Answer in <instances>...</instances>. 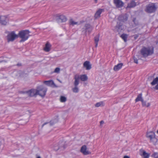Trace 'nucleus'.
Wrapping results in <instances>:
<instances>
[{
	"label": "nucleus",
	"mask_w": 158,
	"mask_h": 158,
	"mask_svg": "<svg viewBox=\"0 0 158 158\" xmlns=\"http://www.w3.org/2000/svg\"><path fill=\"white\" fill-rule=\"evenodd\" d=\"M30 32L28 30H22L19 31L18 35V37L21 39L19 41L20 42H23L27 40L30 36Z\"/></svg>",
	"instance_id": "obj_1"
},
{
	"label": "nucleus",
	"mask_w": 158,
	"mask_h": 158,
	"mask_svg": "<svg viewBox=\"0 0 158 158\" xmlns=\"http://www.w3.org/2000/svg\"><path fill=\"white\" fill-rule=\"evenodd\" d=\"M154 48L152 47L151 49L150 47H143L140 50V53L143 57H146L153 53Z\"/></svg>",
	"instance_id": "obj_2"
},
{
	"label": "nucleus",
	"mask_w": 158,
	"mask_h": 158,
	"mask_svg": "<svg viewBox=\"0 0 158 158\" xmlns=\"http://www.w3.org/2000/svg\"><path fill=\"white\" fill-rule=\"evenodd\" d=\"M157 9L155 3H151L146 6L145 11L148 13H152L155 12Z\"/></svg>",
	"instance_id": "obj_3"
},
{
	"label": "nucleus",
	"mask_w": 158,
	"mask_h": 158,
	"mask_svg": "<svg viewBox=\"0 0 158 158\" xmlns=\"http://www.w3.org/2000/svg\"><path fill=\"white\" fill-rule=\"evenodd\" d=\"M47 89L43 85H40L37 88L36 93L42 97H44L46 95Z\"/></svg>",
	"instance_id": "obj_4"
},
{
	"label": "nucleus",
	"mask_w": 158,
	"mask_h": 158,
	"mask_svg": "<svg viewBox=\"0 0 158 158\" xmlns=\"http://www.w3.org/2000/svg\"><path fill=\"white\" fill-rule=\"evenodd\" d=\"M147 137L150 139V142H152L154 145H155L157 142V139L155 137L154 132L152 131L147 132Z\"/></svg>",
	"instance_id": "obj_5"
},
{
	"label": "nucleus",
	"mask_w": 158,
	"mask_h": 158,
	"mask_svg": "<svg viewBox=\"0 0 158 158\" xmlns=\"http://www.w3.org/2000/svg\"><path fill=\"white\" fill-rule=\"evenodd\" d=\"M93 29V27L89 23H86L82 28V32L84 33L85 35H86L87 32L89 34Z\"/></svg>",
	"instance_id": "obj_6"
},
{
	"label": "nucleus",
	"mask_w": 158,
	"mask_h": 158,
	"mask_svg": "<svg viewBox=\"0 0 158 158\" xmlns=\"http://www.w3.org/2000/svg\"><path fill=\"white\" fill-rule=\"evenodd\" d=\"M7 37L8 42L13 41L18 38V35L15 34V31H12L8 33Z\"/></svg>",
	"instance_id": "obj_7"
},
{
	"label": "nucleus",
	"mask_w": 158,
	"mask_h": 158,
	"mask_svg": "<svg viewBox=\"0 0 158 158\" xmlns=\"http://www.w3.org/2000/svg\"><path fill=\"white\" fill-rule=\"evenodd\" d=\"M66 147V146L64 142H61L58 145L54 146V150L56 151H57L59 149L63 150Z\"/></svg>",
	"instance_id": "obj_8"
},
{
	"label": "nucleus",
	"mask_w": 158,
	"mask_h": 158,
	"mask_svg": "<svg viewBox=\"0 0 158 158\" xmlns=\"http://www.w3.org/2000/svg\"><path fill=\"white\" fill-rule=\"evenodd\" d=\"M80 152L83 155H87L90 154L91 152L87 150L86 146L84 145H83L81 148Z\"/></svg>",
	"instance_id": "obj_9"
},
{
	"label": "nucleus",
	"mask_w": 158,
	"mask_h": 158,
	"mask_svg": "<svg viewBox=\"0 0 158 158\" xmlns=\"http://www.w3.org/2000/svg\"><path fill=\"white\" fill-rule=\"evenodd\" d=\"M23 93L27 94L29 96L33 97L35 95H37V94L36 93V89H31L28 91L25 92H23Z\"/></svg>",
	"instance_id": "obj_10"
},
{
	"label": "nucleus",
	"mask_w": 158,
	"mask_h": 158,
	"mask_svg": "<svg viewBox=\"0 0 158 158\" xmlns=\"http://www.w3.org/2000/svg\"><path fill=\"white\" fill-rule=\"evenodd\" d=\"M56 20L58 23L64 22L66 21L67 18L63 15H57L56 16Z\"/></svg>",
	"instance_id": "obj_11"
},
{
	"label": "nucleus",
	"mask_w": 158,
	"mask_h": 158,
	"mask_svg": "<svg viewBox=\"0 0 158 158\" xmlns=\"http://www.w3.org/2000/svg\"><path fill=\"white\" fill-rule=\"evenodd\" d=\"M113 2L117 8L122 7L124 4V3L121 0H114Z\"/></svg>",
	"instance_id": "obj_12"
},
{
	"label": "nucleus",
	"mask_w": 158,
	"mask_h": 158,
	"mask_svg": "<svg viewBox=\"0 0 158 158\" xmlns=\"http://www.w3.org/2000/svg\"><path fill=\"white\" fill-rule=\"evenodd\" d=\"M123 24L120 22H117L114 28V30L118 32L121 31L122 30Z\"/></svg>",
	"instance_id": "obj_13"
},
{
	"label": "nucleus",
	"mask_w": 158,
	"mask_h": 158,
	"mask_svg": "<svg viewBox=\"0 0 158 158\" xmlns=\"http://www.w3.org/2000/svg\"><path fill=\"white\" fill-rule=\"evenodd\" d=\"M7 20V18L6 16H1L0 17V23L2 25H6Z\"/></svg>",
	"instance_id": "obj_14"
},
{
	"label": "nucleus",
	"mask_w": 158,
	"mask_h": 158,
	"mask_svg": "<svg viewBox=\"0 0 158 158\" xmlns=\"http://www.w3.org/2000/svg\"><path fill=\"white\" fill-rule=\"evenodd\" d=\"M128 19V17L126 15H122L119 16L118 18V20L120 21L125 22Z\"/></svg>",
	"instance_id": "obj_15"
},
{
	"label": "nucleus",
	"mask_w": 158,
	"mask_h": 158,
	"mask_svg": "<svg viewBox=\"0 0 158 158\" xmlns=\"http://www.w3.org/2000/svg\"><path fill=\"white\" fill-rule=\"evenodd\" d=\"M83 66L86 68V70H90L91 68V65L89 61H86L83 64Z\"/></svg>",
	"instance_id": "obj_16"
},
{
	"label": "nucleus",
	"mask_w": 158,
	"mask_h": 158,
	"mask_svg": "<svg viewBox=\"0 0 158 158\" xmlns=\"http://www.w3.org/2000/svg\"><path fill=\"white\" fill-rule=\"evenodd\" d=\"M58 122V120L57 119H55L51 121L50 123H44L42 125V127L45 125L48 124V126L50 127L52 126L55 123H56Z\"/></svg>",
	"instance_id": "obj_17"
},
{
	"label": "nucleus",
	"mask_w": 158,
	"mask_h": 158,
	"mask_svg": "<svg viewBox=\"0 0 158 158\" xmlns=\"http://www.w3.org/2000/svg\"><path fill=\"white\" fill-rule=\"evenodd\" d=\"M74 79L75 81L74 82V86H77L79 83V80L80 79V76L78 75H75L74 76Z\"/></svg>",
	"instance_id": "obj_18"
},
{
	"label": "nucleus",
	"mask_w": 158,
	"mask_h": 158,
	"mask_svg": "<svg viewBox=\"0 0 158 158\" xmlns=\"http://www.w3.org/2000/svg\"><path fill=\"white\" fill-rule=\"evenodd\" d=\"M103 10L102 9H100L96 12L94 15L95 19H97L100 17V15Z\"/></svg>",
	"instance_id": "obj_19"
},
{
	"label": "nucleus",
	"mask_w": 158,
	"mask_h": 158,
	"mask_svg": "<svg viewBox=\"0 0 158 158\" xmlns=\"http://www.w3.org/2000/svg\"><path fill=\"white\" fill-rule=\"evenodd\" d=\"M44 83L47 85L52 86L55 85L54 83L52 80L44 81Z\"/></svg>",
	"instance_id": "obj_20"
},
{
	"label": "nucleus",
	"mask_w": 158,
	"mask_h": 158,
	"mask_svg": "<svg viewBox=\"0 0 158 158\" xmlns=\"http://www.w3.org/2000/svg\"><path fill=\"white\" fill-rule=\"evenodd\" d=\"M123 65V63H119L114 66V70L115 71H117L119 70L120 69H121Z\"/></svg>",
	"instance_id": "obj_21"
},
{
	"label": "nucleus",
	"mask_w": 158,
	"mask_h": 158,
	"mask_svg": "<svg viewBox=\"0 0 158 158\" xmlns=\"http://www.w3.org/2000/svg\"><path fill=\"white\" fill-rule=\"evenodd\" d=\"M51 47V45L50 44L48 43L47 42L46 45L45 46L44 48V50L47 52H48L50 50V48Z\"/></svg>",
	"instance_id": "obj_22"
},
{
	"label": "nucleus",
	"mask_w": 158,
	"mask_h": 158,
	"mask_svg": "<svg viewBox=\"0 0 158 158\" xmlns=\"http://www.w3.org/2000/svg\"><path fill=\"white\" fill-rule=\"evenodd\" d=\"M136 5V3L134 1H132L128 4L127 7L131 8L135 6Z\"/></svg>",
	"instance_id": "obj_23"
},
{
	"label": "nucleus",
	"mask_w": 158,
	"mask_h": 158,
	"mask_svg": "<svg viewBox=\"0 0 158 158\" xmlns=\"http://www.w3.org/2000/svg\"><path fill=\"white\" fill-rule=\"evenodd\" d=\"M80 79L82 81H85L87 80L88 77L86 75H82L80 77Z\"/></svg>",
	"instance_id": "obj_24"
},
{
	"label": "nucleus",
	"mask_w": 158,
	"mask_h": 158,
	"mask_svg": "<svg viewBox=\"0 0 158 158\" xmlns=\"http://www.w3.org/2000/svg\"><path fill=\"white\" fill-rule=\"evenodd\" d=\"M142 94H139L138 95L137 98H136L135 100V101L136 102H138L139 101H143V99L142 98Z\"/></svg>",
	"instance_id": "obj_25"
},
{
	"label": "nucleus",
	"mask_w": 158,
	"mask_h": 158,
	"mask_svg": "<svg viewBox=\"0 0 158 158\" xmlns=\"http://www.w3.org/2000/svg\"><path fill=\"white\" fill-rule=\"evenodd\" d=\"M158 83V77H157L153 79L151 83V84L152 85H154Z\"/></svg>",
	"instance_id": "obj_26"
},
{
	"label": "nucleus",
	"mask_w": 158,
	"mask_h": 158,
	"mask_svg": "<svg viewBox=\"0 0 158 158\" xmlns=\"http://www.w3.org/2000/svg\"><path fill=\"white\" fill-rule=\"evenodd\" d=\"M124 40L125 42L127 41V35L126 34H123L120 36Z\"/></svg>",
	"instance_id": "obj_27"
},
{
	"label": "nucleus",
	"mask_w": 158,
	"mask_h": 158,
	"mask_svg": "<svg viewBox=\"0 0 158 158\" xmlns=\"http://www.w3.org/2000/svg\"><path fill=\"white\" fill-rule=\"evenodd\" d=\"M60 100L61 102H65L67 100V98L64 96H61L60 97Z\"/></svg>",
	"instance_id": "obj_28"
},
{
	"label": "nucleus",
	"mask_w": 158,
	"mask_h": 158,
	"mask_svg": "<svg viewBox=\"0 0 158 158\" xmlns=\"http://www.w3.org/2000/svg\"><path fill=\"white\" fill-rule=\"evenodd\" d=\"M104 106V104L103 102H98L95 105V106L96 107H98L99 106Z\"/></svg>",
	"instance_id": "obj_29"
},
{
	"label": "nucleus",
	"mask_w": 158,
	"mask_h": 158,
	"mask_svg": "<svg viewBox=\"0 0 158 158\" xmlns=\"http://www.w3.org/2000/svg\"><path fill=\"white\" fill-rule=\"evenodd\" d=\"M69 23L70 25L74 26L75 25L77 24V22H75L72 19H71L69 20Z\"/></svg>",
	"instance_id": "obj_30"
},
{
	"label": "nucleus",
	"mask_w": 158,
	"mask_h": 158,
	"mask_svg": "<svg viewBox=\"0 0 158 158\" xmlns=\"http://www.w3.org/2000/svg\"><path fill=\"white\" fill-rule=\"evenodd\" d=\"M143 156L144 158H148L149 156V154L146 153L145 151H143Z\"/></svg>",
	"instance_id": "obj_31"
},
{
	"label": "nucleus",
	"mask_w": 158,
	"mask_h": 158,
	"mask_svg": "<svg viewBox=\"0 0 158 158\" xmlns=\"http://www.w3.org/2000/svg\"><path fill=\"white\" fill-rule=\"evenodd\" d=\"M73 91L75 93H77L79 91V89L77 86H75L74 88L72 89Z\"/></svg>",
	"instance_id": "obj_32"
},
{
	"label": "nucleus",
	"mask_w": 158,
	"mask_h": 158,
	"mask_svg": "<svg viewBox=\"0 0 158 158\" xmlns=\"http://www.w3.org/2000/svg\"><path fill=\"white\" fill-rule=\"evenodd\" d=\"M99 35L98 34L96 35L94 38L95 43H98L99 40Z\"/></svg>",
	"instance_id": "obj_33"
},
{
	"label": "nucleus",
	"mask_w": 158,
	"mask_h": 158,
	"mask_svg": "<svg viewBox=\"0 0 158 158\" xmlns=\"http://www.w3.org/2000/svg\"><path fill=\"white\" fill-rule=\"evenodd\" d=\"M17 73L19 74V77H23V75L24 74L21 71H19L17 72Z\"/></svg>",
	"instance_id": "obj_34"
},
{
	"label": "nucleus",
	"mask_w": 158,
	"mask_h": 158,
	"mask_svg": "<svg viewBox=\"0 0 158 158\" xmlns=\"http://www.w3.org/2000/svg\"><path fill=\"white\" fill-rule=\"evenodd\" d=\"M60 70V69L59 68H56L55 69L53 73H59Z\"/></svg>",
	"instance_id": "obj_35"
},
{
	"label": "nucleus",
	"mask_w": 158,
	"mask_h": 158,
	"mask_svg": "<svg viewBox=\"0 0 158 158\" xmlns=\"http://www.w3.org/2000/svg\"><path fill=\"white\" fill-rule=\"evenodd\" d=\"M152 156L154 158H158V153L156 152L152 154Z\"/></svg>",
	"instance_id": "obj_36"
},
{
	"label": "nucleus",
	"mask_w": 158,
	"mask_h": 158,
	"mask_svg": "<svg viewBox=\"0 0 158 158\" xmlns=\"http://www.w3.org/2000/svg\"><path fill=\"white\" fill-rule=\"evenodd\" d=\"M153 79H154L153 76H150L149 77H148V80L149 81H151L152 80H153Z\"/></svg>",
	"instance_id": "obj_37"
},
{
	"label": "nucleus",
	"mask_w": 158,
	"mask_h": 158,
	"mask_svg": "<svg viewBox=\"0 0 158 158\" xmlns=\"http://www.w3.org/2000/svg\"><path fill=\"white\" fill-rule=\"evenodd\" d=\"M142 104V105L143 106H146V102L145 101H144L143 100V101H142L141 102Z\"/></svg>",
	"instance_id": "obj_38"
},
{
	"label": "nucleus",
	"mask_w": 158,
	"mask_h": 158,
	"mask_svg": "<svg viewBox=\"0 0 158 158\" xmlns=\"http://www.w3.org/2000/svg\"><path fill=\"white\" fill-rule=\"evenodd\" d=\"M134 60L135 63H136V64H138V60L136 58H135V57H134Z\"/></svg>",
	"instance_id": "obj_39"
},
{
	"label": "nucleus",
	"mask_w": 158,
	"mask_h": 158,
	"mask_svg": "<svg viewBox=\"0 0 158 158\" xmlns=\"http://www.w3.org/2000/svg\"><path fill=\"white\" fill-rule=\"evenodd\" d=\"M154 88L156 90H158V83L155 86Z\"/></svg>",
	"instance_id": "obj_40"
},
{
	"label": "nucleus",
	"mask_w": 158,
	"mask_h": 158,
	"mask_svg": "<svg viewBox=\"0 0 158 158\" xmlns=\"http://www.w3.org/2000/svg\"><path fill=\"white\" fill-rule=\"evenodd\" d=\"M150 105V103H148L147 104H146V106H145L147 107H148Z\"/></svg>",
	"instance_id": "obj_41"
},
{
	"label": "nucleus",
	"mask_w": 158,
	"mask_h": 158,
	"mask_svg": "<svg viewBox=\"0 0 158 158\" xmlns=\"http://www.w3.org/2000/svg\"><path fill=\"white\" fill-rule=\"evenodd\" d=\"M136 20V18H134L133 19V22H134V23L136 24H136L135 23V21Z\"/></svg>",
	"instance_id": "obj_42"
},
{
	"label": "nucleus",
	"mask_w": 158,
	"mask_h": 158,
	"mask_svg": "<svg viewBox=\"0 0 158 158\" xmlns=\"http://www.w3.org/2000/svg\"><path fill=\"white\" fill-rule=\"evenodd\" d=\"M104 123V122L102 120V121H101L100 122V125H101L102 124H103Z\"/></svg>",
	"instance_id": "obj_43"
},
{
	"label": "nucleus",
	"mask_w": 158,
	"mask_h": 158,
	"mask_svg": "<svg viewBox=\"0 0 158 158\" xmlns=\"http://www.w3.org/2000/svg\"><path fill=\"white\" fill-rule=\"evenodd\" d=\"M17 65L18 66H20L22 65V64L21 63H18L17 64Z\"/></svg>",
	"instance_id": "obj_44"
},
{
	"label": "nucleus",
	"mask_w": 158,
	"mask_h": 158,
	"mask_svg": "<svg viewBox=\"0 0 158 158\" xmlns=\"http://www.w3.org/2000/svg\"><path fill=\"white\" fill-rule=\"evenodd\" d=\"M123 158H130L129 156H124Z\"/></svg>",
	"instance_id": "obj_45"
},
{
	"label": "nucleus",
	"mask_w": 158,
	"mask_h": 158,
	"mask_svg": "<svg viewBox=\"0 0 158 158\" xmlns=\"http://www.w3.org/2000/svg\"><path fill=\"white\" fill-rule=\"evenodd\" d=\"M15 74H16V76L17 77H18V78H19V77H18L19 74L17 73V72Z\"/></svg>",
	"instance_id": "obj_46"
},
{
	"label": "nucleus",
	"mask_w": 158,
	"mask_h": 158,
	"mask_svg": "<svg viewBox=\"0 0 158 158\" xmlns=\"http://www.w3.org/2000/svg\"><path fill=\"white\" fill-rule=\"evenodd\" d=\"M95 47H97V46L98 45V43H95Z\"/></svg>",
	"instance_id": "obj_47"
},
{
	"label": "nucleus",
	"mask_w": 158,
	"mask_h": 158,
	"mask_svg": "<svg viewBox=\"0 0 158 158\" xmlns=\"http://www.w3.org/2000/svg\"><path fill=\"white\" fill-rule=\"evenodd\" d=\"M97 1H98V0H95V3L97 2Z\"/></svg>",
	"instance_id": "obj_48"
},
{
	"label": "nucleus",
	"mask_w": 158,
	"mask_h": 158,
	"mask_svg": "<svg viewBox=\"0 0 158 158\" xmlns=\"http://www.w3.org/2000/svg\"><path fill=\"white\" fill-rule=\"evenodd\" d=\"M37 158H41V157H40V156H38V157H37Z\"/></svg>",
	"instance_id": "obj_49"
},
{
	"label": "nucleus",
	"mask_w": 158,
	"mask_h": 158,
	"mask_svg": "<svg viewBox=\"0 0 158 158\" xmlns=\"http://www.w3.org/2000/svg\"><path fill=\"white\" fill-rule=\"evenodd\" d=\"M3 61H0V63H1Z\"/></svg>",
	"instance_id": "obj_50"
},
{
	"label": "nucleus",
	"mask_w": 158,
	"mask_h": 158,
	"mask_svg": "<svg viewBox=\"0 0 158 158\" xmlns=\"http://www.w3.org/2000/svg\"><path fill=\"white\" fill-rule=\"evenodd\" d=\"M157 133L158 134V130H157Z\"/></svg>",
	"instance_id": "obj_51"
},
{
	"label": "nucleus",
	"mask_w": 158,
	"mask_h": 158,
	"mask_svg": "<svg viewBox=\"0 0 158 158\" xmlns=\"http://www.w3.org/2000/svg\"><path fill=\"white\" fill-rule=\"evenodd\" d=\"M136 37H135V39H136Z\"/></svg>",
	"instance_id": "obj_52"
},
{
	"label": "nucleus",
	"mask_w": 158,
	"mask_h": 158,
	"mask_svg": "<svg viewBox=\"0 0 158 158\" xmlns=\"http://www.w3.org/2000/svg\"><path fill=\"white\" fill-rule=\"evenodd\" d=\"M136 37H135V39H136Z\"/></svg>",
	"instance_id": "obj_53"
}]
</instances>
